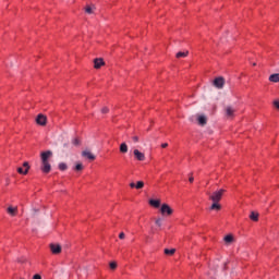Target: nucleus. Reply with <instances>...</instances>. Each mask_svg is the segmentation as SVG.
<instances>
[{"mask_svg":"<svg viewBox=\"0 0 279 279\" xmlns=\"http://www.w3.org/2000/svg\"><path fill=\"white\" fill-rule=\"evenodd\" d=\"M253 66H256V63H253Z\"/></svg>","mask_w":279,"mask_h":279,"instance_id":"40","label":"nucleus"},{"mask_svg":"<svg viewBox=\"0 0 279 279\" xmlns=\"http://www.w3.org/2000/svg\"><path fill=\"white\" fill-rule=\"evenodd\" d=\"M151 234H156V230H154V228L150 230Z\"/></svg>","mask_w":279,"mask_h":279,"instance_id":"39","label":"nucleus"},{"mask_svg":"<svg viewBox=\"0 0 279 279\" xmlns=\"http://www.w3.org/2000/svg\"><path fill=\"white\" fill-rule=\"evenodd\" d=\"M269 82H274L275 84H278V82H279V73L271 74L269 76Z\"/></svg>","mask_w":279,"mask_h":279,"instance_id":"14","label":"nucleus"},{"mask_svg":"<svg viewBox=\"0 0 279 279\" xmlns=\"http://www.w3.org/2000/svg\"><path fill=\"white\" fill-rule=\"evenodd\" d=\"M133 155L135 156L136 160H140V162H143L145 160V154H143L138 149H134Z\"/></svg>","mask_w":279,"mask_h":279,"instance_id":"8","label":"nucleus"},{"mask_svg":"<svg viewBox=\"0 0 279 279\" xmlns=\"http://www.w3.org/2000/svg\"><path fill=\"white\" fill-rule=\"evenodd\" d=\"M17 173H20L21 175H27V169L23 170V168H17Z\"/></svg>","mask_w":279,"mask_h":279,"instance_id":"25","label":"nucleus"},{"mask_svg":"<svg viewBox=\"0 0 279 279\" xmlns=\"http://www.w3.org/2000/svg\"><path fill=\"white\" fill-rule=\"evenodd\" d=\"M161 147L165 149V148L169 147V144L168 143H163V144H161Z\"/></svg>","mask_w":279,"mask_h":279,"instance_id":"36","label":"nucleus"},{"mask_svg":"<svg viewBox=\"0 0 279 279\" xmlns=\"http://www.w3.org/2000/svg\"><path fill=\"white\" fill-rule=\"evenodd\" d=\"M110 269H117V262H111L109 264Z\"/></svg>","mask_w":279,"mask_h":279,"instance_id":"29","label":"nucleus"},{"mask_svg":"<svg viewBox=\"0 0 279 279\" xmlns=\"http://www.w3.org/2000/svg\"><path fill=\"white\" fill-rule=\"evenodd\" d=\"M69 169V166H66L65 162H60L59 163V170L60 171H66Z\"/></svg>","mask_w":279,"mask_h":279,"instance_id":"21","label":"nucleus"},{"mask_svg":"<svg viewBox=\"0 0 279 279\" xmlns=\"http://www.w3.org/2000/svg\"><path fill=\"white\" fill-rule=\"evenodd\" d=\"M160 213H161V215L171 216V215H173V209L169 205L162 204L161 208H160Z\"/></svg>","mask_w":279,"mask_h":279,"instance_id":"3","label":"nucleus"},{"mask_svg":"<svg viewBox=\"0 0 279 279\" xmlns=\"http://www.w3.org/2000/svg\"><path fill=\"white\" fill-rule=\"evenodd\" d=\"M23 167L25 168V169H27V172L29 173V162H24L23 163Z\"/></svg>","mask_w":279,"mask_h":279,"instance_id":"31","label":"nucleus"},{"mask_svg":"<svg viewBox=\"0 0 279 279\" xmlns=\"http://www.w3.org/2000/svg\"><path fill=\"white\" fill-rule=\"evenodd\" d=\"M50 252L52 254H60L62 252V246L60 244L51 243L50 244Z\"/></svg>","mask_w":279,"mask_h":279,"instance_id":"5","label":"nucleus"},{"mask_svg":"<svg viewBox=\"0 0 279 279\" xmlns=\"http://www.w3.org/2000/svg\"><path fill=\"white\" fill-rule=\"evenodd\" d=\"M132 141H133L134 143H138V136H133V137H132Z\"/></svg>","mask_w":279,"mask_h":279,"instance_id":"34","label":"nucleus"},{"mask_svg":"<svg viewBox=\"0 0 279 279\" xmlns=\"http://www.w3.org/2000/svg\"><path fill=\"white\" fill-rule=\"evenodd\" d=\"M194 180H195V179L193 178V175H191L190 179H189V182L193 183Z\"/></svg>","mask_w":279,"mask_h":279,"instance_id":"38","label":"nucleus"},{"mask_svg":"<svg viewBox=\"0 0 279 279\" xmlns=\"http://www.w3.org/2000/svg\"><path fill=\"white\" fill-rule=\"evenodd\" d=\"M82 156L84 158H87L88 160H95V155H93V153H90L89 150H83Z\"/></svg>","mask_w":279,"mask_h":279,"instance_id":"11","label":"nucleus"},{"mask_svg":"<svg viewBox=\"0 0 279 279\" xmlns=\"http://www.w3.org/2000/svg\"><path fill=\"white\" fill-rule=\"evenodd\" d=\"M143 186H145V182H143V181H137V183L135 184V189H137V190L143 189Z\"/></svg>","mask_w":279,"mask_h":279,"instance_id":"22","label":"nucleus"},{"mask_svg":"<svg viewBox=\"0 0 279 279\" xmlns=\"http://www.w3.org/2000/svg\"><path fill=\"white\" fill-rule=\"evenodd\" d=\"M209 209H210V210H217V211H219V210H221V204H219V203H217V202H213V204H211V206H210Z\"/></svg>","mask_w":279,"mask_h":279,"instance_id":"15","label":"nucleus"},{"mask_svg":"<svg viewBox=\"0 0 279 279\" xmlns=\"http://www.w3.org/2000/svg\"><path fill=\"white\" fill-rule=\"evenodd\" d=\"M272 104H274L275 108H277V110H279V100H275Z\"/></svg>","mask_w":279,"mask_h":279,"instance_id":"32","label":"nucleus"},{"mask_svg":"<svg viewBox=\"0 0 279 279\" xmlns=\"http://www.w3.org/2000/svg\"><path fill=\"white\" fill-rule=\"evenodd\" d=\"M149 204L150 206H154V208H160V201L158 199H150Z\"/></svg>","mask_w":279,"mask_h":279,"instance_id":"16","label":"nucleus"},{"mask_svg":"<svg viewBox=\"0 0 279 279\" xmlns=\"http://www.w3.org/2000/svg\"><path fill=\"white\" fill-rule=\"evenodd\" d=\"M33 279H43V277L37 274V275L33 276Z\"/></svg>","mask_w":279,"mask_h":279,"instance_id":"35","label":"nucleus"},{"mask_svg":"<svg viewBox=\"0 0 279 279\" xmlns=\"http://www.w3.org/2000/svg\"><path fill=\"white\" fill-rule=\"evenodd\" d=\"M225 112H226V117L232 118L234 117V112H236V109H234V107L232 106H227L225 108Z\"/></svg>","mask_w":279,"mask_h":279,"instance_id":"7","label":"nucleus"},{"mask_svg":"<svg viewBox=\"0 0 279 279\" xmlns=\"http://www.w3.org/2000/svg\"><path fill=\"white\" fill-rule=\"evenodd\" d=\"M36 124L37 125H47V116L39 113L36 118Z\"/></svg>","mask_w":279,"mask_h":279,"instance_id":"4","label":"nucleus"},{"mask_svg":"<svg viewBox=\"0 0 279 279\" xmlns=\"http://www.w3.org/2000/svg\"><path fill=\"white\" fill-rule=\"evenodd\" d=\"M131 189H136V184L134 182L130 183Z\"/></svg>","mask_w":279,"mask_h":279,"instance_id":"37","label":"nucleus"},{"mask_svg":"<svg viewBox=\"0 0 279 279\" xmlns=\"http://www.w3.org/2000/svg\"><path fill=\"white\" fill-rule=\"evenodd\" d=\"M101 112H102V114H108V112H110V109H108V107H104L101 109Z\"/></svg>","mask_w":279,"mask_h":279,"instance_id":"30","label":"nucleus"},{"mask_svg":"<svg viewBox=\"0 0 279 279\" xmlns=\"http://www.w3.org/2000/svg\"><path fill=\"white\" fill-rule=\"evenodd\" d=\"M186 56H189V51L177 53V58H186Z\"/></svg>","mask_w":279,"mask_h":279,"instance_id":"23","label":"nucleus"},{"mask_svg":"<svg viewBox=\"0 0 279 279\" xmlns=\"http://www.w3.org/2000/svg\"><path fill=\"white\" fill-rule=\"evenodd\" d=\"M197 121H198V124L204 126L208 122V119L206 118V116L201 114V116L197 117Z\"/></svg>","mask_w":279,"mask_h":279,"instance_id":"12","label":"nucleus"},{"mask_svg":"<svg viewBox=\"0 0 279 279\" xmlns=\"http://www.w3.org/2000/svg\"><path fill=\"white\" fill-rule=\"evenodd\" d=\"M41 162H49V158L53 156V153L51 150H47L41 153Z\"/></svg>","mask_w":279,"mask_h":279,"instance_id":"6","label":"nucleus"},{"mask_svg":"<svg viewBox=\"0 0 279 279\" xmlns=\"http://www.w3.org/2000/svg\"><path fill=\"white\" fill-rule=\"evenodd\" d=\"M119 239H121V240L125 239V233L121 232V233L119 234Z\"/></svg>","mask_w":279,"mask_h":279,"instance_id":"33","label":"nucleus"},{"mask_svg":"<svg viewBox=\"0 0 279 279\" xmlns=\"http://www.w3.org/2000/svg\"><path fill=\"white\" fill-rule=\"evenodd\" d=\"M74 169L75 171H82V169H84V166L82 163H77Z\"/></svg>","mask_w":279,"mask_h":279,"instance_id":"27","label":"nucleus"},{"mask_svg":"<svg viewBox=\"0 0 279 279\" xmlns=\"http://www.w3.org/2000/svg\"><path fill=\"white\" fill-rule=\"evenodd\" d=\"M250 219H252V221H258V213L252 211Z\"/></svg>","mask_w":279,"mask_h":279,"instance_id":"20","label":"nucleus"},{"mask_svg":"<svg viewBox=\"0 0 279 279\" xmlns=\"http://www.w3.org/2000/svg\"><path fill=\"white\" fill-rule=\"evenodd\" d=\"M223 193H226V190H223V189L218 190V191L214 192L213 194H209V199L211 202L219 203V202H221V197H223Z\"/></svg>","mask_w":279,"mask_h":279,"instance_id":"1","label":"nucleus"},{"mask_svg":"<svg viewBox=\"0 0 279 279\" xmlns=\"http://www.w3.org/2000/svg\"><path fill=\"white\" fill-rule=\"evenodd\" d=\"M120 151H121V154H128V144L122 143L120 145Z\"/></svg>","mask_w":279,"mask_h":279,"instance_id":"18","label":"nucleus"},{"mask_svg":"<svg viewBox=\"0 0 279 279\" xmlns=\"http://www.w3.org/2000/svg\"><path fill=\"white\" fill-rule=\"evenodd\" d=\"M225 85H226V78H223L222 76L216 77L214 80V86L216 88L221 89V88H223Z\"/></svg>","mask_w":279,"mask_h":279,"instance_id":"2","label":"nucleus"},{"mask_svg":"<svg viewBox=\"0 0 279 279\" xmlns=\"http://www.w3.org/2000/svg\"><path fill=\"white\" fill-rule=\"evenodd\" d=\"M106 62H104V59H95L94 60V69H101Z\"/></svg>","mask_w":279,"mask_h":279,"instance_id":"10","label":"nucleus"},{"mask_svg":"<svg viewBox=\"0 0 279 279\" xmlns=\"http://www.w3.org/2000/svg\"><path fill=\"white\" fill-rule=\"evenodd\" d=\"M7 213H9L11 217H16V213H19V208L10 206L7 209Z\"/></svg>","mask_w":279,"mask_h":279,"instance_id":"13","label":"nucleus"},{"mask_svg":"<svg viewBox=\"0 0 279 279\" xmlns=\"http://www.w3.org/2000/svg\"><path fill=\"white\" fill-rule=\"evenodd\" d=\"M165 254L167 256H173V254H175V248H165Z\"/></svg>","mask_w":279,"mask_h":279,"instance_id":"19","label":"nucleus"},{"mask_svg":"<svg viewBox=\"0 0 279 279\" xmlns=\"http://www.w3.org/2000/svg\"><path fill=\"white\" fill-rule=\"evenodd\" d=\"M81 144H82V142L80 141V138H74L72 141V145H75V147H80Z\"/></svg>","mask_w":279,"mask_h":279,"instance_id":"24","label":"nucleus"},{"mask_svg":"<svg viewBox=\"0 0 279 279\" xmlns=\"http://www.w3.org/2000/svg\"><path fill=\"white\" fill-rule=\"evenodd\" d=\"M85 12H86V14H93V8H90V7H86L85 8Z\"/></svg>","mask_w":279,"mask_h":279,"instance_id":"28","label":"nucleus"},{"mask_svg":"<svg viewBox=\"0 0 279 279\" xmlns=\"http://www.w3.org/2000/svg\"><path fill=\"white\" fill-rule=\"evenodd\" d=\"M223 241H225V243L230 245V243H232V241H234V236H232V234H228L225 236Z\"/></svg>","mask_w":279,"mask_h":279,"instance_id":"17","label":"nucleus"},{"mask_svg":"<svg viewBox=\"0 0 279 279\" xmlns=\"http://www.w3.org/2000/svg\"><path fill=\"white\" fill-rule=\"evenodd\" d=\"M155 223H156L157 228H161L162 227V218H157L155 220Z\"/></svg>","mask_w":279,"mask_h":279,"instance_id":"26","label":"nucleus"},{"mask_svg":"<svg viewBox=\"0 0 279 279\" xmlns=\"http://www.w3.org/2000/svg\"><path fill=\"white\" fill-rule=\"evenodd\" d=\"M41 171L43 173H49L51 171V163L49 161H41Z\"/></svg>","mask_w":279,"mask_h":279,"instance_id":"9","label":"nucleus"}]
</instances>
